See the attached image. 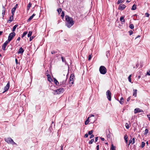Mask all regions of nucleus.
I'll use <instances>...</instances> for the list:
<instances>
[{
  "instance_id": "f257e3e1",
  "label": "nucleus",
  "mask_w": 150,
  "mask_h": 150,
  "mask_svg": "<svg viewBox=\"0 0 150 150\" xmlns=\"http://www.w3.org/2000/svg\"><path fill=\"white\" fill-rule=\"evenodd\" d=\"M66 18V25L68 28H70L74 23V22L72 18L69 17L68 15L65 16Z\"/></svg>"
},
{
  "instance_id": "f03ea898",
  "label": "nucleus",
  "mask_w": 150,
  "mask_h": 150,
  "mask_svg": "<svg viewBox=\"0 0 150 150\" xmlns=\"http://www.w3.org/2000/svg\"><path fill=\"white\" fill-rule=\"evenodd\" d=\"M67 79V76H65L64 75L63 76H62L61 78V80H62V81L60 82V85H62L63 87H65L67 85L66 81Z\"/></svg>"
},
{
  "instance_id": "7ed1b4c3",
  "label": "nucleus",
  "mask_w": 150,
  "mask_h": 150,
  "mask_svg": "<svg viewBox=\"0 0 150 150\" xmlns=\"http://www.w3.org/2000/svg\"><path fill=\"white\" fill-rule=\"evenodd\" d=\"M107 69L104 66H101L99 68V71L101 74H105L107 72Z\"/></svg>"
},
{
  "instance_id": "20e7f679",
  "label": "nucleus",
  "mask_w": 150,
  "mask_h": 150,
  "mask_svg": "<svg viewBox=\"0 0 150 150\" xmlns=\"http://www.w3.org/2000/svg\"><path fill=\"white\" fill-rule=\"evenodd\" d=\"M64 91V89L63 88H60L54 90L53 91V93L54 94H59L61 93H62Z\"/></svg>"
},
{
  "instance_id": "39448f33",
  "label": "nucleus",
  "mask_w": 150,
  "mask_h": 150,
  "mask_svg": "<svg viewBox=\"0 0 150 150\" xmlns=\"http://www.w3.org/2000/svg\"><path fill=\"white\" fill-rule=\"evenodd\" d=\"M4 140L8 144H11L13 143L14 144H16L14 142L13 140L10 137H8L7 138H5Z\"/></svg>"
},
{
  "instance_id": "423d86ee",
  "label": "nucleus",
  "mask_w": 150,
  "mask_h": 150,
  "mask_svg": "<svg viewBox=\"0 0 150 150\" xmlns=\"http://www.w3.org/2000/svg\"><path fill=\"white\" fill-rule=\"evenodd\" d=\"M16 33L15 32H12L10 33L8 36V41H11L13 39V38L15 36Z\"/></svg>"
},
{
  "instance_id": "0eeeda50",
  "label": "nucleus",
  "mask_w": 150,
  "mask_h": 150,
  "mask_svg": "<svg viewBox=\"0 0 150 150\" xmlns=\"http://www.w3.org/2000/svg\"><path fill=\"white\" fill-rule=\"evenodd\" d=\"M106 95L107 98L109 101H111V93L110 90H108L106 93Z\"/></svg>"
},
{
  "instance_id": "6e6552de",
  "label": "nucleus",
  "mask_w": 150,
  "mask_h": 150,
  "mask_svg": "<svg viewBox=\"0 0 150 150\" xmlns=\"http://www.w3.org/2000/svg\"><path fill=\"white\" fill-rule=\"evenodd\" d=\"M10 87V82H8L6 85L4 87V91L3 92V93H4L5 92L8 91Z\"/></svg>"
},
{
  "instance_id": "1a4fd4ad",
  "label": "nucleus",
  "mask_w": 150,
  "mask_h": 150,
  "mask_svg": "<svg viewBox=\"0 0 150 150\" xmlns=\"http://www.w3.org/2000/svg\"><path fill=\"white\" fill-rule=\"evenodd\" d=\"M126 7V6L124 4H120L118 8V9L120 10H123Z\"/></svg>"
},
{
  "instance_id": "9d476101",
  "label": "nucleus",
  "mask_w": 150,
  "mask_h": 150,
  "mask_svg": "<svg viewBox=\"0 0 150 150\" xmlns=\"http://www.w3.org/2000/svg\"><path fill=\"white\" fill-rule=\"evenodd\" d=\"M143 111L142 110H141L138 108H137L134 109V113L135 114H136L138 112H142Z\"/></svg>"
},
{
  "instance_id": "9b49d317",
  "label": "nucleus",
  "mask_w": 150,
  "mask_h": 150,
  "mask_svg": "<svg viewBox=\"0 0 150 150\" xmlns=\"http://www.w3.org/2000/svg\"><path fill=\"white\" fill-rule=\"evenodd\" d=\"M14 15H12L9 18V19L7 21V22L10 23L13 20V16Z\"/></svg>"
},
{
  "instance_id": "f8f14e48",
  "label": "nucleus",
  "mask_w": 150,
  "mask_h": 150,
  "mask_svg": "<svg viewBox=\"0 0 150 150\" xmlns=\"http://www.w3.org/2000/svg\"><path fill=\"white\" fill-rule=\"evenodd\" d=\"M24 50L22 47H20L18 51V54H22L24 52Z\"/></svg>"
},
{
  "instance_id": "ddd939ff",
  "label": "nucleus",
  "mask_w": 150,
  "mask_h": 150,
  "mask_svg": "<svg viewBox=\"0 0 150 150\" xmlns=\"http://www.w3.org/2000/svg\"><path fill=\"white\" fill-rule=\"evenodd\" d=\"M125 16H122L120 18V20L122 23H124L125 22V20L124 19Z\"/></svg>"
},
{
  "instance_id": "4468645a",
  "label": "nucleus",
  "mask_w": 150,
  "mask_h": 150,
  "mask_svg": "<svg viewBox=\"0 0 150 150\" xmlns=\"http://www.w3.org/2000/svg\"><path fill=\"white\" fill-rule=\"evenodd\" d=\"M47 76L48 81L50 82H51L52 80L51 79L50 75L48 74H47Z\"/></svg>"
},
{
  "instance_id": "2eb2a0df",
  "label": "nucleus",
  "mask_w": 150,
  "mask_h": 150,
  "mask_svg": "<svg viewBox=\"0 0 150 150\" xmlns=\"http://www.w3.org/2000/svg\"><path fill=\"white\" fill-rule=\"evenodd\" d=\"M137 90L136 89H134L133 90V96L135 97L137 96Z\"/></svg>"
},
{
  "instance_id": "dca6fc26",
  "label": "nucleus",
  "mask_w": 150,
  "mask_h": 150,
  "mask_svg": "<svg viewBox=\"0 0 150 150\" xmlns=\"http://www.w3.org/2000/svg\"><path fill=\"white\" fill-rule=\"evenodd\" d=\"M3 10H2V16H3V18L4 15H5V8L3 6Z\"/></svg>"
},
{
  "instance_id": "f3484780",
  "label": "nucleus",
  "mask_w": 150,
  "mask_h": 150,
  "mask_svg": "<svg viewBox=\"0 0 150 150\" xmlns=\"http://www.w3.org/2000/svg\"><path fill=\"white\" fill-rule=\"evenodd\" d=\"M54 83L55 84L56 86H58L59 85V83L57 81V80L55 78H54Z\"/></svg>"
},
{
  "instance_id": "a211bd4d",
  "label": "nucleus",
  "mask_w": 150,
  "mask_h": 150,
  "mask_svg": "<svg viewBox=\"0 0 150 150\" xmlns=\"http://www.w3.org/2000/svg\"><path fill=\"white\" fill-rule=\"evenodd\" d=\"M61 59H62V62H64L65 64H67V63L66 61L65 58H64L62 56Z\"/></svg>"
},
{
  "instance_id": "6ab92c4d",
  "label": "nucleus",
  "mask_w": 150,
  "mask_h": 150,
  "mask_svg": "<svg viewBox=\"0 0 150 150\" xmlns=\"http://www.w3.org/2000/svg\"><path fill=\"white\" fill-rule=\"evenodd\" d=\"M127 138H128V137H127V135L126 134H125L124 137V139L125 140L126 143H127V142H128Z\"/></svg>"
},
{
  "instance_id": "aec40b11",
  "label": "nucleus",
  "mask_w": 150,
  "mask_h": 150,
  "mask_svg": "<svg viewBox=\"0 0 150 150\" xmlns=\"http://www.w3.org/2000/svg\"><path fill=\"white\" fill-rule=\"evenodd\" d=\"M18 26V25L17 24L16 25H15L13 27V29H12V32H14L15 31V30L16 28V27Z\"/></svg>"
},
{
  "instance_id": "412c9836",
  "label": "nucleus",
  "mask_w": 150,
  "mask_h": 150,
  "mask_svg": "<svg viewBox=\"0 0 150 150\" xmlns=\"http://www.w3.org/2000/svg\"><path fill=\"white\" fill-rule=\"evenodd\" d=\"M135 141V138H133L132 139V140H129V144L130 143H132V144H133L134 143Z\"/></svg>"
},
{
  "instance_id": "4be33fe9",
  "label": "nucleus",
  "mask_w": 150,
  "mask_h": 150,
  "mask_svg": "<svg viewBox=\"0 0 150 150\" xmlns=\"http://www.w3.org/2000/svg\"><path fill=\"white\" fill-rule=\"evenodd\" d=\"M7 45L4 43L3 44L2 47V48L3 50H6V48Z\"/></svg>"
},
{
  "instance_id": "5701e85b",
  "label": "nucleus",
  "mask_w": 150,
  "mask_h": 150,
  "mask_svg": "<svg viewBox=\"0 0 150 150\" xmlns=\"http://www.w3.org/2000/svg\"><path fill=\"white\" fill-rule=\"evenodd\" d=\"M32 4L30 2L28 4L27 7V10H29Z\"/></svg>"
},
{
  "instance_id": "b1692460",
  "label": "nucleus",
  "mask_w": 150,
  "mask_h": 150,
  "mask_svg": "<svg viewBox=\"0 0 150 150\" xmlns=\"http://www.w3.org/2000/svg\"><path fill=\"white\" fill-rule=\"evenodd\" d=\"M16 9L15 8H13L11 9V13L13 15H14V13L16 10Z\"/></svg>"
},
{
  "instance_id": "393cba45",
  "label": "nucleus",
  "mask_w": 150,
  "mask_h": 150,
  "mask_svg": "<svg viewBox=\"0 0 150 150\" xmlns=\"http://www.w3.org/2000/svg\"><path fill=\"white\" fill-rule=\"evenodd\" d=\"M123 98L122 97H121L120 100L119 101L120 103L121 104H122L123 103Z\"/></svg>"
},
{
  "instance_id": "a878e982",
  "label": "nucleus",
  "mask_w": 150,
  "mask_h": 150,
  "mask_svg": "<svg viewBox=\"0 0 150 150\" xmlns=\"http://www.w3.org/2000/svg\"><path fill=\"white\" fill-rule=\"evenodd\" d=\"M148 132V130L147 129H146L144 131V134L146 135Z\"/></svg>"
},
{
  "instance_id": "bb28decb",
  "label": "nucleus",
  "mask_w": 150,
  "mask_h": 150,
  "mask_svg": "<svg viewBox=\"0 0 150 150\" xmlns=\"http://www.w3.org/2000/svg\"><path fill=\"white\" fill-rule=\"evenodd\" d=\"M136 8V5L134 4L132 6V8H131L132 10H135Z\"/></svg>"
},
{
  "instance_id": "cd10ccee",
  "label": "nucleus",
  "mask_w": 150,
  "mask_h": 150,
  "mask_svg": "<svg viewBox=\"0 0 150 150\" xmlns=\"http://www.w3.org/2000/svg\"><path fill=\"white\" fill-rule=\"evenodd\" d=\"M32 33V32L31 31H29L28 32V37H30L31 36Z\"/></svg>"
},
{
  "instance_id": "c85d7f7f",
  "label": "nucleus",
  "mask_w": 150,
  "mask_h": 150,
  "mask_svg": "<svg viewBox=\"0 0 150 150\" xmlns=\"http://www.w3.org/2000/svg\"><path fill=\"white\" fill-rule=\"evenodd\" d=\"M27 31H25L24 32L22 36V38H23L27 34Z\"/></svg>"
},
{
  "instance_id": "c756f323",
  "label": "nucleus",
  "mask_w": 150,
  "mask_h": 150,
  "mask_svg": "<svg viewBox=\"0 0 150 150\" xmlns=\"http://www.w3.org/2000/svg\"><path fill=\"white\" fill-rule=\"evenodd\" d=\"M115 147L114 146L113 144H112L111 145V150H115Z\"/></svg>"
},
{
  "instance_id": "7c9ffc66",
  "label": "nucleus",
  "mask_w": 150,
  "mask_h": 150,
  "mask_svg": "<svg viewBox=\"0 0 150 150\" xmlns=\"http://www.w3.org/2000/svg\"><path fill=\"white\" fill-rule=\"evenodd\" d=\"M132 75H130L128 77V80L130 82H131L132 80L131 79V77Z\"/></svg>"
},
{
  "instance_id": "2f4dec72",
  "label": "nucleus",
  "mask_w": 150,
  "mask_h": 150,
  "mask_svg": "<svg viewBox=\"0 0 150 150\" xmlns=\"http://www.w3.org/2000/svg\"><path fill=\"white\" fill-rule=\"evenodd\" d=\"M64 11H62L61 14V16L62 17V18L63 19L64 18Z\"/></svg>"
},
{
  "instance_id": "473e14b6",
  "label": "nucleus",
  "mask_w": 150,
  "mask_h": 150,
  "mask_svg": "<svg viewBox=\"0 0 150 150\" xmlns=\"http://www.w3.org/2000/svg\"><path fill=\"white\" fill-rule=\"evenodd\" d=\"M129 28L131 29H133L134 28V26L133 24H131L129 25Z\"/></svg>"
},
{
  "instance_id": "72a5a7b5",
  "label": "nucleus",
  "mask_w": 150,
  "mask_h": 150,
  "mask_svg": "<svg viewBox=\"0 0 150 150\" xmlns=\"http://www.w3.org/2000/svg\"><path fill=\"white\" fill-rule=\"evenodd\" d=\"M74 80H71L69 81V84L71 85V86L72 85H73L74 83Z\"/></svg>"
},
{
  "instance_id": "f704fd0d",
  "label": "nucleus",
  "mask_w": 150,
  "mask_h": 150,
  "mask_svg": "<svg viewBox=\"0 0 150 150\" xmlns=\"http://www.w3.org/2000/svg\"><path fill=\"white\" fill-rule=\"evenodd\" d=\"M94 139H91V141H90L89 142V144H92V143H93V142H94Z\"/></svg>"
},
{
  "instance_id": "c9c22d12",
  "label": "nucleus",
  "mask_w": 150,
  "mask_h": 150,
  "mask_svg": "<svg viewBox=\"0 0 150 150\" xmlns=\"http://www.w3.org/2000/svg\"><path fill=\"white\" fill-rule=\"evenodd\" d=\"M33 18V17L31 16H30L29 18H28V19L27 20L28 22H29Z\"/></svg>"
},
{
  "instance_id": "e433bc0d",
  "label": "nucleus",
  "mask_w": 150,
  "mask_h": 150,
  "mask_svg": "<svg viewBox=\"0 0 150 150\" xmlns=\"http://www.w3.org/2000/svg\"><path fill=\"white\" fill-rule=\"evenodd\" d=\"M145 145V143L143 142H142L141 147L142 148H143L144 146Z\"/></svg>"
},
{
  "instance_id": "4c0bfd02",
  "label": "nucleus",
  "mask_w": 150,
  "mask_h": 150,
  "mask_svg": "<svg viewBox=\"0 0 150 150\" xmlns=\"http://www.w3.org/2000/svg\"><path fill=\"white\" fill-rule=\"evenodd\" d=\"M62 9L61 8H58L57 9V11L58 12V13L59 14L62 11Z\"/></svg>"
},
{
  "instance_id": "58836bf2",
  "label": "nucleus",
  "mask_w": 150,
  "mask_h": 150,
  "mask_svg": "<svg viewBox=\"0 0 150 150\" xmlns=\"http://www.w3.org/2000/svg\"><path fill=\"white\" fill-rule=\"evenodd\" d=\"M125 125L127 129H128L129 128V124L128 123H126Z\"/></svg>"
},
{
  "instance_id": "ea45409f",
  "label": "nucleus",
  "mask_w": 150,
  "mask_h": 150,
  "mask_svg": "<svg viewBox=\"0 0 150 150\" xmlns=\"http://www.w3.org/2000/svg\"><path fill=\"white\" fill-rule=\"evenodd\" d=\"M71 78V77L72 78H73V79H74L75 78V76H74V74H72L71 76H70V77Z\"/></svg>"
},
{
  "instance_id": "a19ab883",
  "label": "nucleus",
  "mask_w": 150,
  "mask_h": 150,
  "mask_svg": "<svg viewBox=\"0 0 150 150\" xmlns=\"http://www.w3.org/2000/svg\"><path fill=\"white\" fill-rule=\"evenodd\" d=\"M129 33L130 35H131L133 33V32L132 30H130L129 31Z\"/></svg>"
},
{
  "instance_id": "79ce46f5",
  "label": "nucleus",
  "mask_w": 150,
  "mask_h": 150,
  "mask_svg": "<svg viewBox=\"0 0 150 150\" xmlns=\"http://www.w3.org/2000/svg\"><path fill=\"white\" fill-rule=\"evenodd\" d=\"M93 130H91L89 131L88 132V134L90 135H91L93 133Z\"/></svg>"
},
{
  "instance_id": "37998d69",
  "label": "nucleus",
  "mask_w": 150,
  "mask_h": 150,
  "mask_svg": "<svg viewBox=\"0 0 150 150\" xmlns=\"http://www.w3.org/2000/svg\"><path fill=\"white\" fill-rule=\"evenodd\" d=\"M106 56L107 57L109 56V51H108L106 52Z\"/></svg>"
},
{
  "instance_id": "c03bdc74",
  "label": "nucleus",
  "mask_w": 150,
  "mask_h": 150,
  "mask_svg": "<svg viewBox=\"0 0 150 150\" xmlns=\"http://www.w3.org/2000/svg\"><path fill=\"white\" fill-rule=\"evenodd\" d=\"M10 41H8V39L4 43L6 45L8 44L9 42H10Z\"/></svg>"
},
{
  "instance_id": "a18cd8bd",
  "label": "nucleus",
  "mask_w": 150,
  "mask_h": 150,
  "mask_svg": "<svg viewBox=\"0 0 150 150\" xmlns=\"http://www.w3.org/2000/svg\"><path fill=\"white\" fill-rule=\"evenodd\" d=\"M35 36H33L32 37H30V41H31L35 37Z\"/></svg>"
},
{
  "instance_id": "49530a36",
  "label": "nucleus",
  "mask_w": 150,
  "mask_h": 150,
  "mask_svg": "<svg viewBox=\"0 0 150 150\" xmlns=\"http://www.w3.org/2000/svg\"><path fill=\"white\" fill-rule=\"evenodd\" d=\"M89 122V121H88V120H86L85 122V125H86L88 124Z\"/></svg>"
},
{
  "instance_id": "de8ad7c7",
  "label": "nucleus",
  "mask_w": 150,
  "mask_h": 150,
  "mask_svg": "<svg viewBox=\"0 0 150 150\" xmlns=\"http://www.w3.org/2000/svg\"><path fill=\"white\" fill-rule=\"evenodd\" d=\"M147 75L150 76V69L147 72Z\"/></svg>"
},
{
  "instance_id": "09e8293b",
  "label": "nucleus",
  "mask_w": 150,
  "mask_h": 150,
  "mask_svg": "<svg viewBox=\"0 0 150 150\" xmlns=\"http://www.w3.org/2000/svg\"><path fill=\"white\" fill-rule=\"evenodd\" d=\"M122 0H118L117 2V4H119L121 3H122Z\"/></svg>"
},
{
  "instance_id": "8fccbe9b",
  "label": "nucleus",
  "mask_w": 150,
  "mask_h": 150,
  "mask_svg": "<svg viewBox=\"0 0 150 150\" xmlns=\"http://www.w3.org/2000/svg\"><path fill=\"white\" fill-rule=\"evenodd\" d=\"M91 55H89L88 56V59L89 60H90L91 59Z\"/></svg>"
},
{
  "instance_id": "3c124183",
  "label": "nucleus",
  "mask_w": 150,
  "mask_h": 150,
  "mask_svg": "<svg viewBox=\"0 0 150 150\" xmlns=\"http://www.w3.org/2000/svg\"><path fill=\"white\" fill-rule=\"evenodd\" d=\"M145 16L146 17H149V14L148 13H145Z\"/></svg>"
},
{
  "instance_id": "603ef678",
  "label": "nucleus",
  "mask_w": 150,
  "mask_h": 150,
  "mask_svg": "<svg viewBox=\"0 0 150 150\" xmlns=\"http://www.w3.org/2000/svg\"><path fill=\"white\" fill-rule=\"evenodd\" d=\"M96 150H99V145H98L96 147Z\"/></svg>"
},
{
  "instance_id": "864d4df0",
  "label": "nucleus",
  "mask_w": 150,
  "mask_h": 150,
  "mask_svg": "<svg viewBox=\"0 0 150 150\" xmlns=\"http://www.w3.org/2000/svg\"><path fill=\"white\" fill-rule=\"evenodd\" d=\"M88 134H86L84 136V137L85 138H87L88 137Z\"/></svg>"
},
{
  "instance_id": "5fc2aeb1",
  "label": "nucleus",
  "mask_w": 150,
  "mask_h": 150,
  "mask_svg": "<svg viewBox=\"0 0 150 150\" xmlns=\"http://www.w3.org/2000/svg\"><path fill=\"white\" fill-rule=\"evenodd\" d=\"M130 98H131V97L130 96V97H129L127 99V102L129 101L130 100Z\"/></svg>"
},
{
  "instance_id": "6e6d98bb",
  "label": "nucleus",
  "mask_w": 150,
  "mask_h": 150,
  "mask_svg": "<svg viewBox=\"0 0 150 150\" xmlns=\"http://www.w3.org/2000/svg\"><path fill=\"white\" fill-rule=\"evenodd\" d=\"M94 137V135L93 134H91L90 137V139H91Z\"/></svg>"
},
{
  "instance_id": "4d7b16f0",
  "label": "nucleus",
  "mask_w": 150,
  "mask_h": 150,
  "mask_svg": "<svg viewBox=\"0 0 150 150\" xmlns=\"http://www.w3.org/2000/svg\"><path fill=\"white\" fill-rule=\"evenodd\" d=\"M57 52L54 51H53L51 52V54H53L56 53Z\"/></svg>"
},
{
  "instance_id": "13d9d810",
  "label": "nucleus",
  "mask_w": 150,
  "mask_h": 150,
  "mask_svg": "<svg viewBox=\"0 0 150 150\" xmlns=\"http://www.w3.org/2000/svg\"><path fill=\"white\" fill-rule=\"evenodd\" d=\"M98 137H96L95 139V142H96L97 141V140H98Z\"/></svg>"
},
{
  "instance_id": "bf43d9fd",
  "label": "nucleus",
  "mask_w": 150,
  "mask_h": 150,
  "mask_svg": "<svg viewBox=\"0 0 150 150\" xmlns=\"http://www.w3.org/2000/svg\"><path fill=\"white\" fill-rule=\"evenodd\" d=\"M18 6V4H16L15 6L13 7V8H15V9H16V8H17V6Z\"/></svg>"
},
{
  "instance_id": "052dcab7",
  "label": "nucleus",
  "mask_w": 150,
  "mask_h": 150,
  "mask_svg": "<svg viewBox=\"0 0 150 150\" xmlns=\"http://www.w3.org/2000/svg\"><path fill=\"white\" fill-rule=\"evenodd\" d=\"M63 146L62 144L61 146V148L60 149V150H63Z\"/></svg>"
},
{
  "instance_id": "680f3d73",
  "label": "nucleus",
  "mask_w": 150,
  "mask_h": 150,
  "mask_svg": "<svg viewBox=\"0 0 150 150\" xmlns=\"http://www.w3.org/2000/svg\"><path fill=\"white\" fill-rule=\"evenodd\" d=\"M147 117L150 120V114L148 115Z\"/></svg>"
},
{
  "instance_id": "e2e57ef3",
  "label": "nucleus",
  "mask_w": 150,
  "mask_h": 150,
  "mask_svg": "<svg viewBox=\"0 0 150 150\" xmlns=\"http://www.w3.org/2000/svg\"><path fill=\"white\" fill-rule=\"evenodd\" d=\"M21 39V38L20 37H19L18 38H17V41H19Z\"/></svg>"
},
{
  "instance_id": "0e129e2a",
  "label": "nucleus",
  "mask_w": 150,
  "mask_h": 150,
  "mask_svg": "<svg viewBox=\"0 0 150 150\" xmlns=\"http://www.w3.org/2000/svg\"><path fill=\"white\" fill-rule=\"evenodd\" d=\"M100 138L102 141H104L105 140V139L104 138L101 137Z\"/></svg>"
},
{
  "instance_id": "69168bd1",
  "label": "nucleus",
  "mask_w": 150,
  "mask_h": 150,
  "mask_svg": "<svg viewBox=\"0 0 150 150\" xmlns=\"http://www.w3.org/2000/svg\"><path fill=\"white\" fill-rule=\"evenodd\" d=\"M71 80H74V79L72 78H71V77H70V81H71Z\"/></svg>"
},
{
  "instance_id": "338daca9",
  "label": "nucleus",
  "mask_w": 150,
  "mask_h": 150,
  "mask_svg": "<svg viewBox=\"0 0 150 150\" xmlns=\"http://www.w3.org/2000/svg\"><path fill=\"white\" fill-rule=\"evenodd\" d=\"M15 62H16V64H18V60L17 59H15Z\"/></svg>"
},
{
  "instance_id": "774afa93",
  "label": "nucleus",
  "mask_w": 150,
  "mask_h": 150,
  "mask_svg": "<svg viewBox=\"0 0 150 150\" xmlns=\"http://www.w3.org/2000/svg\"><path fill=\"white\" fill-rule=\"evenodd\" d=\"M94 115H92V114H91L90 116V117H94Z\"/></svg>"
}]
</instances>
